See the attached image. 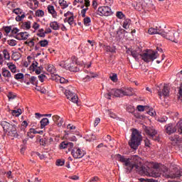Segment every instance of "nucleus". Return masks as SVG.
Here are the masks:
<instances>
[{"label": "nucleus", "instance_id": "1", "mask_svg": "<svg viewBox=\"0 0 182 182\" xmlns=\"http://www.w3.org/2000/svg\"><path fill=\"white\" fill-rule=\"evenodd\" d=\"M116 160L122 163L124 168H125L126 173H129L133 171V168L136 170H140L141 167V163L143 160L137 155H134L129 158L122 156L121 154L116 155Z\"/></svg>", "mask_w": 182, "mask_h": 182}, {"label": "nucleus", "instance_id": "2", "mask_svg": "<svg viewBox=\"0 0 182 182\" xmlns=\"http://www.w3.org/2000/svg\"><path fill=\"white\" fill-rule=\"evenodd\" d=\"M141 140L142 136L140 132H139L137 129H134L131 135V139L129 141V145L130 146L131 149L137 150L139 145L141 144Z\"/></svg>", "mask_w": 182, "mask_h": 182}, {"label": "nucleus", "instance_id": "3", "mask_svg": "<svg viewBox=\"0 0 182 182\" xmlns=\"http://www.w3.org/2000/svg\"><path fill=\"white\" fill-rule=\"evenodd\" d=\"M76 65H77V58L75 55L72 56L70 60L61 61L60 63V66L61 68L70 70V72H77V70H79V68L76 67Z\"/></svg>", "mask_w": 182, "mask_h": 182}, {"label": "nucleus", "instance_id": "4", "mask_svg": "<svg viewBox=\"0 0 182 182\" xmlns=\"http://www.w3.org/2000/svg\"><path fill=\"white\" fill-rule=\"evenodd\" d=\"M15 124H11L6 121H1V126L3 127L6 133H9V136L11 137H16L18 136V132L16 131V122L14 121Z\"/></svg>", "mask_w": 182, "mask_h": 182}, {"label": "nucleus", "instance_id": "5", "mask_svg": "<svg viewBox=\"0 0 182 182\" xmlns=\"http://www.w3.org/2000/svg\"><path fill=\"white\" fill-rule=\"evenodd\" d=\"M161 36H163V38H166V39L177 43V42H178L177 39H178V36H180V34L178 33V32L176 31V30L171 29L167 31H162Z\"/></svg>", "mask_w": 182, "mask_h": 182}, {"label": "nucleus", "instance_id": "6", "mask_svg": "<svg viewBox=\"0 0 182 182\" xmlns=\"http://www.w3.org/2000/svg\"><path fill=\"white\" fill-rule=\"evenodd\" d=\"M159 56V54L157 51L154 50H149L146 53H144L141 55V58H142L144 62H151V60H154L157 59V57Z\"/></svg>", "mask_w": 182, "mask_h": 182}, {"label": "nucleus", "instance_id": "7", "mask_svg": "<svg viewBox=\"0 0 182 182\" xmlns=\"http://www.w3.org/2000/svg\"><path fill=\"white\" fill-rule=\"evenodd\" d=\"M111 95L115 97H123V96H131L132 95L129 94L127 90L123 89H112L110 91Z\"/></svg>", "mask_w": 182, "mask_h": 182}, {"label": "nucleus", "instance_id": "8", "mask_svg": "<svg viewBox=\"0 0 182 182\" xmlns=\"http://www.w3.org/2000/svg\"><path fill=\"white\" fill-rule=\"evenodd\" d=\"M158 95L161 99L163 96L167 97L170 95V90L168 89V85L164 84L162 87H157Z\"/></svg>", "mask_w": 182, "mask_h": 182}, {"label": "nucleus", "instance_id": "9", "mask_svg": "<svg viewBox=\"0 0 182 182\" xmlns=\"http://www.w3.org/2000/svg\"><path fill=\"white\" fill-rule=\"evenodd\" d=\"M71 154L74 159H82L85 156V151L79 147H75L71 151Z\"/></svg>", "mask_w": 182, "mask_h": 182}, {"label": "nucleus", "instance_id": "10", "mask_svg": "<svg viewBox=\"0 0 182 182\" xmlns=\"http://www.w3.org/2000/svg\"><path fill=\"white\" fill-rule=\"evenodd\" d=\"M13 14L17 15V16L16 17V21L17 22H21V21H23L25 18V13L20 8L13 9Z\"/></svg>", "mask_w": 182, "mask_h": 182}, {"label": "nucleus", "instance_id": "11", "mask_svg": "<svg viewBox=\"0 0 182 182\" xmlns=\"http://www.w3.org/2000/svg\"><path fill=\"white\" fill-rule=\"evenodd\" d=\"M98 12H100V15L104 16H109V15H112V9L109 6L99 7Z\"/></svg>", "mask_w": 182, "mask_h": 182}, {"label": "nucleus", "instance_id": "12", "mask_svg": "<svg viewBox=\"0 0 182 182\" xmlns=\"http://www.w3.org/2000/svg\"><path fill=\"white\" fill-rule=\"evenodd\" d=\"M87 75L82 78V82H90L92 78L97 77V74L85 70Z\"/></svg>", "mask_w": 182, "mask_h": 182}, {"label": "nucleus", "instance_id": "13", "mask_svg": "<svg viewBox=\"0 0 182 182\" xmlns=\"http://www.w3.org/2000/svg\"><path fill=\"white\" fill-rule=\"evenodd\" d=\"M166 133L167 134H173V133H176L177 132V129H176V126L173 124H168L165 126Z\"/></svg>", "mask_w": 182, "mask_h": 182}, {"label": "nucleus", "instance_id": "14", "mask_svg": "<svg viewBox=\"0 0 182 182\" xmlns=\"http://www.w3.org/2000/svg\"><path fill=\"white\" fill-rule=\"evenodd\" d=\"M47 9L48 14L52 16V18L54 19H58V12H56V10H55V6L48 5Z\"/></svg>", "mask_w": 182, "mask_h": 182}, {"label": "nucleus", "instance_id": "15", "mask_svg": "<svg viewBox=\"0 0 182 182\" xmlns=\"http://www.w3.org/2000/svg\"><path fill=\"white\" fill-rule=\"evenodd\" d=\"M15 38L18 41H26L29 38V33L28 32H21L16 35Z\"/></svg>", "mask_w": 182, "mask_h": 182}, {"label": "nucleus", "instance_id": "16", "mask_svg": "<svg viewBox=\"0 0 182 182\" xmlns=\"http://www.w3.org/2000/svg\"><path fill=\"white\" fill-rule=\"evenodd\" d=\"M52 119L57 126H58V127H62V126H63L64 120L63 117H60L58 115H54L53 116Z\"/></svg>", "mask_w": 182, "mask_h": 182}, {"label": "nucleus", "instance_id": "17", "mask_svg": "<svg viewBox=\"0 0 182 182\" xmlns=\"http://www.w3.org/2000/svg\"><path fill=\"white\" fill-rule=\"evenodd\" d=\"M171 141H172V144L177 146H181L182 144V139L178 136V135H175L173 136L170 137Z\"/></svg>", "mask_w": 182, "mask_h": 182}, {"label": "nucleus", "instance_id": "18", "mask_svg": "<svg viewBox=\"0 0 182 182\" xmlns=\"http://www.w3.org/2000/svg\"><path fill=\"white\" fill-rule=\"evenodd\" d=\"M1 75H2V76H4V77H5L6 79L7 82H9V80H8V79H11V77H12V75L11 74V71L7 70L5 68H3L1 69Z\"/></svg>", "mask_w": 182, "mask_h": 182}, {"label": "nucleus", "instance_id": "19", "mask_svg": "<svg viewBox=\"0 0 182 182\" xmlns=\"http://www.w3.org/2000/svg\"><path fill=\"white\" fill-rule=\"evenodd\" d=\"M159 164H153V168H154V170L151 172V176L152 177H160L161 176V173L160 172H157L159 171Z\"/></svg>", "mask_w": 182, "mask_h": 182}, {"label": "nucleus", "instance_id": "20", "mask_svg": "<svg viewBox=\"0 0 182 182\" xmlns=\"http://www.w3.org/2000/svg\"><path fill=\"white\" fill-rule=\"evenodd\" d=\"M146 133H148L150 139H152L153 140H159V138L156 136V134H157V131L153 129H149L146 130Z\"/></svg>", "mask_w": 182, "mask_h": 182}, {"label": "nucleus", "instance_id": "21", "mask_svg": "<svg viewBox=\"0 0 182 182\" xmlns=\"http://www.w3.org/2000/svg\"><path fill=\"white\" fill-rule=\"evenodd\" d=\"M162 31L159 28H150L148 30V33L149 35H161Z\"/></svg>", "mask_w": 182, "mask_h": 182}, {"label": "nucleus", "instance_id": "22", "mask_svg": "<svg viewBox=\"0 0 182 182\" xmlns=\"http://www.w3.org/2000/svg\"><path fill=\"white\" fill-rule=\"evenodd\" d=\"M38 133L39 132L38 131H36L35 129L31 128L27 133V136L30 139H33V137H35V136L33 134H38Z\"/></svg>", "mask_w": 182, "mask_h": 182}, {"label": "nucleus", "instance_id": "23", "mask_svg": "<svg viewBox=\"0 0 182 182\" xmlns=\"http://www.w3.org/2000/svg\"><path fill=\"white\" fill-rule=\"evenodd\" d=\"M129 52L131 53L132 56L136 60H139V59H140V58H141V55L140 54V53L137 52L136 50H129Z\"/></svg>", "mask_w": 182, "mask_h": 182}, {"label": "nucleus", "instance_id": "24", "mask_svg": "<svg viewBox=\"0 0 182 182\" xmlns=\"http://www.w3.org/2000/svg\"><path fill=\"white\" fill-rule=\"evenodd\" d=\"M50 28H52L53 31H59L60 26L57 21H52L50 23Z\"/></svg>", "mask_w": 182, "mask_h": 182}, {"label": "nucleus", "instance_id": "25", "mask_svg": "<svg viewBox=\"0 0 182 182\" xmlns=\"http://www.w3.org/2000/svg\"><path fill=\"white\" fill-rule=\"evenodd\" d=\"M41 128L45 129L48 124H49V119L48 118H43L41 122Z\"/></svg>", "mask_w": 182, "mask_h": 182}, {"label": "nucleus", "instance_id": "26", "mask_svg": "<svg viewBox=\"0 0 182 182\" xmlns=\"http://www.w3.org/2000/svg\"><path fill=\"white\" fill-rule=\"evenodd\" d=\"M53 80H56L57 82H60V83H66L68 80L65 79L64 77H61L59 75H55L53 77Z\"/></svg>", "mask_w": 182, "mask_h": 182}, {"label": "nucleus", "instance_id": "27", "mask_svg": "<svg viewBox=\"0 0 182 182\" xmlns=\"http://www.w3.org/2000/svg\"><path fill=\"white\" fill-rule=\"evenodd\" d=\"M58 4L60 6H61L62 9H66V8L69 6V4H68V1L65 0H58Z\"/></svg>", "mask_w": 182, "mask_h": 182}, {"label": "nucleus", "instance_id": "28", "mask_svg": "<svg viewBox=\"0 0 182 182\" xmlns=\"http://www.w3.org/2000/svg\"><path fill=\"white\" fill-rule=\"evenodd\" d=\"M132 23V21L129 18H127L124 21L122 27L124 29H129L130 28V24Z\"/></svg>", "mask_w": 182, "mask_h": 182}, {"label": "nucleus", "instance_id": "29", "mask_svg": "<svg viewBox=\"0 0 182 182\" xmlns=\"http://www.w3.org/2000/svg\"><path fill=\"white\" fill-rule=\"evenodd\" d=\"M11 114L12 116H15V117H19L22 114V109H18L11 110Z\"/></svg>", "mask_w": 182, "mask_h": 182}, {"label": "nucleus", "instance_id": "30", "mask_svg": "<svg viewBox=\"0 0 182 182\" xmlns=\"http://www.w3.org/2000/svg\"><path fill=\"white\" fill-rule=\"evenodd\" d=\"M7 66L12 73H16V65L12 63H8Z\"/></svg>", "mask_w": 182, "mask_h": 182}, {"label": "nucleus", "instance_id": "31", "mask_svg": "<svg viewBox=\"0 0 182 182\" xmlns=\"http://www.w3.org/2000/svg\"><path fill=\"white\" fill-rule=\"evenodd\" d=\"M46 69H47L48 72H49L52 75H53L54 73H56V68H55V66H53V65L49 64L47 66Z\"/></svg>", "mask_w": 182, "mask_h": 182}, {"label": "nucleus", "instance_id": "32", "mask_svg": "<svg viewBox=\"0 0 182 182\" xmlns=\"http://www.w3.org/2000/svg\"><path fill=\"white\" fill-rule=\"evenodd\" d=\"M21 27L23 29H25V31H29V29H31V21L23 22Z\"/></svg>", "mask_w": 182, "mask_h": 182}, {"label": "nucleus", "instance_id": "33", "mask_svg": "<svg viewBox=\"0 0 182 182\" xmlns=\"http://www.w3.org/2000/svg\"><path fill=\"white\" fill-rule=\"evenodd\" d=\"M3 55L6 60H9L11 59V55H9V52H8V50L4 49L3 50Z\"/></svg>", "mask_w": 182, "mask_h": 182}, {"label": "nucleus", "instance_id": "34", "mask_svg": "<svg viewBox=\"0 0 182 182\" xmlns=\"http://www.w3.org/2000/svg\"><path fill=\"white\" fill-rule=\"evenodd\" d=\"M38 43L41 46V48H46V46L49 45V42L48 41V40L40 41Z\"/></svg>", "mask_w": 182, "mask_h": 182}, {"label": "nucleus", "instance_id": "35", "mask_svg": "<svg viewBox=\"0 0 182 182\" xmlns=\"http://www.w3.org/2000/svg\"><path fill=\"white\" fill-rule=\"evenodd\" d=\"M90 23H92V20L90 18V17L84 18L85 26H90Z\"/></svg>", "mask_w": 182, "mask_h": 182}, {"label": "nucleus", "instance_id": "36", "mask_svg": "<svg viewBox=\"0 0 182 182\" xmlns=\"http://www.w3.org/2000/svg\"><path fill=\"white\" fill-rule=\"evenodd\" d=\"M176 127L178 129V132L180 134H182V120H180L177 124H176Z\"/></svg>", "mask_w": 182, "mask_h": 182}, {"label": "nucleus", "instance_id": "37", "mask_svg": "<svg viewBox=\"0 0 182 182\" xmlns=\"http://www.w3.org/2000/svg\"><path fill=\"white\" fill-rule=\"evenodd\" d=\"M163 176H165V177H167L168 178H177L180 177V176H181V173L173 174V175L163 174Z\"/></svg>", "mask_w": 182, "mask_h": 182}, {"label": "nucleus", "instance_id": "38", "mask_svg": "<svg viewBox=\"0 0 182 182\" xmlns=\"http://www.w3.org/2000/svg\"><path fill=\"white\" fill-rule=\"evenodd\" d=\"M65 22H68V23H69V25H70V26L74 25L75 16H73L70 17L69 18H68L67 20H65Z\"/></svg>", "mask_w": 182, "mask_h": 182}, {"label": "nucleus", "instance_id": "39", "mask_svg": "<svg viewBox=\"0 0 182 182\" xmlns=\"http://www.w3.org/2000/svg\"><path fill=\"white\" fill-rule=\"evenodd\" d=\"M73 13L70 12V11H68L67 13L64 14V16H65V22H66L67 19H69L70 18H72V16H73Z\"/></svg>", "mask_w": 182, "mask_h": 182}, {"label": "nucleus", "instance_id": "40", "mask_svg": "<svg viewBox=\"0 0 182 182\" xmlns=\"http://www.w3.org/2000/svg\"><path fill=\"white\" fill-rule=\"evenodd\" d=\"M75 93L70 92V90H66L65 92V95L67 99H69V100L73 97V95Z\"/></svg>", "mask_w": 182, "mask_h": 182}, {"label": "nucleus", "instance_id": "41", "mask_svg": "<svg viewBox=\"0 0 182 182\" xmlns=\"http://www.w3.org/2000/svg\"><path fill=\"white\" fill-rule=\"evenodd\" d=\"M45 12L43 10H37L36 11V16H38L39 18H42L44 16Z\"/></svg>", "mask_w": 182, "mask_h": 182}, {"label": "nucleus", "instance_id": "42", "mask_svg": "<svg viewBox=\"0 0 182 182\" xmlns=\"http://www.w3.org/2000/svg\"><path fill=\"white\" fill-rule=\"evenodd\" d=\"M70 100H71V102H73V103H77V95H76L75 93L73 94V95L70 97Z\"/></svg>", "mask_w": 182, "mask_h": 182}, {"label": "nucleus", "instance_id": "43", "mask_svg": "<svg viewBox=\"0 0 182 182\" xmlns=\"http://www.w3.org/2000/svg\"><path fill=\"white\" fill-rule=\"evenodd\" d=\"M30 83H31V85H38V79L36 78V77H31L30 80Z\"/></svg>", "mask_w": 182, "mask_h": 182}, {"label": "nucleus", "instance_id": "44", "mask_svg": "<svg viewBox=\"0 0 182 182\" xmlns=\"http://www.w3.org/2000/svg\"><path fill=\"white\" fill-rule=\"evenodd\" d=\"M167 120H168L167 117H162L157 119V122H159V123H166Z\"/></svg>", "mask_w": 182, "mask_h": 182}, {"label": "nucleus", "instance_id": "45", "mask_svg": "<svg viewBox=\"0 0 182 182\" xmlns=\"http://www.w3.org/2000/svg\"><path fill=\"white\" fill-rule=\"evenodd\" d=\"M7 97H9V100H14V99L16 97V95L14 92H9Z\"/></svg>", "mask_w": 182, "mask_h": 182}, {"label": "nucleus", "instance_id": "46", "mask_svg": "<svg viewBox=\"0 0 182 182\" xmlns=\"http://www.w3.org/2000/svg\"><path fill=\"white\" fill-rule=\"evenodd\" d=\"M14 79L19 80V79H23V73H19L15 75Z\"/></svg>", "mask_w": 182, "mask_h": 182}, {"label": "nucleus", "instance_id": "47", "mask_svg": "<svg viewBox=\"0 0 182 182\" xmlns=\"http://www.w3.org/2000/svg\"><path fill=\"white\" fill-rule=\"evenodd\" d=\"M42 67H38L37 68H34L33 69V72H35V73H36V75H41V72H42Z\"/></svg>", "mask_w": 182, "mask_h": 182}, {"label": "nucleus", "instance_id": "48", "mask_svg": "<svg viewBox=\"0 0 182 182\" xmlns=\"http://www.w3.org/2000/svg\"><path fill=\"white\" fill-rule=\"evenodd\" d=\"M7 42L10 46H16V41L15 40H9Z\"/></svg>", "mask_w": 182, "mask_h": 182}, {"label": "nucleus", "instance_id": "49", "mask_svg": "<svg viewBox=\"0 0 182 182\" xmlns=\"http://www.w3.org/2000/svg\"><path fill=\"white\" fill-rule=\"evenodd\" d=\"M117 17L119 18V19H123V18H124V14H123V12L122 11H118L117 13Z\"/></svg>", "mask_w": 182, "mask_h": 182}, {"label": "nucleus", "instance_id": "50", "mask_svg": "<svg viewBox=\"0 0 182 182\" xmlns=\"http://www.w3.org/2000/svg\"><path fill=\"white\" fill-rule=\"evenodd\" d=\"M68 142L63 141L60 144V149H67L68 148Z\"/></svg>", "mask_w": 182, "mask_h": 182}, {"label": "nucleus", "instance_id": "51", "mask_svg": "<svg viewBox=\"0 0 182 182\" xmlns=\"http://www.w3.org/2000/svg\"><path fill=\"white\" fill-rule=\"evenodd\" d=\"M146 107H147V106L138 105L136 109L139 112H144V109H146Z\"/></svg>", "mask_w": 182, "mask_h": 182}, {"label": "nucleus", "instance_id": "52", "mask_svg": "<svg viewBox=\"0 0 182 182\" xmlns=\"http://www.w3.org/2000/svg\"><path fill=\"white\" fill-rule=\"evenodd\" d=\"M38 79L40 82H43L45 79H46V75H45V74H41L38 75Z\"/></svg>", "mask_w": 182, "mask_h": 182}, {"label": "nucleus", "instance_id": "53", "mask_svg": "<svg viewBox=\"0 0 182 182\" xmlns=\"http://www.w3.org/2000/svg\"><path fill=\"white\" fill-rule=\"evenodd\" d=\"M110 79L112 80V82H117V74H112V75H110Z\"/></svg>", "mask_w": 182, "mask_h": 182}, {"label": "nucleus", "instance_id": "54", "mask_svg": "<svg viewBox=\"0 0 182 182\" xmlns=\"http://www.w3.org/2000/svg\"><path fill=\"white\" fill-rule=\"evenodd\" d=\"M127 112H129V113H134L135 109H134V107L133 106L127 107Z\"/></svg>", "mask_w": 182, "mask_h": 182}, {"label": "nucleus", "instance_id": "55", "mask_svg": "<svg viewBox=\"0 0 182 182\" xmlns=\"http://www.w3.org/2000/svg\"><path fill=\"white\" fill-rule=\"evenodd\" d=\"M141 182H157V181L154 179H144V178H140Z\"/></svg>", "mask_w": 182, "mask_h": 182}, {"label": "nucleus", "instance_id": "56", "mask_svg": "<svg viewBox=\"0 0 182 182\" xmlns=\"http://www.w3.org/2000/svg\"><path fill=\"white\" fill-rule=\"evenodd\" d=\"M65 164V160L58 159L56 161V166H63Z\"/></svg>", "mask_w": 182, "mask_h": 182}, {"label": "nucleus", "instance_id": "57", "mask_svg": "<svg viewBox=\"0 0 182 182\" xmlns=\"http://www.w3.org/2000/svg\"><path fill=\"white\" fill-rule=\"evenodd\" d=\"M68 140H70V141H77V138H76L75 135H71L69 136Z\"/></svg>", "mask_w": 182, "mask_h": 182}, {"label": "nucleus", "instance_id": "58", "mask_svg": "<svg viewBox=\"0 0 182 182\" xmlns=\"http://www.w3.org/2000/svg\"><path fill=\"white\" fill-rule=\"evenodd\" d=\"M67 129L68 130H75V129H76V127L72 124H69L68 126H67Z\"/></svg>", "mask_w": 182, "mask_h": 182}, {"label": "nucleus", "instance_id": "59", "mask_svg": "<svg viewBox=\"0 0 182 182\" xmlns=\"http://www.w3.org/2000/svg\"><path fill=\"white\" fill-rule=\"evenodd\" d=\"M11 33H13V35H18V33H19V29H18L17 28H14L11 30Z\"/></svg>", "mask_w": 182, "mask_h": 182}, {"label": "nucleus", "instance_id": "60", "mask_svg": "<svg viewBox=\"0 0 182 182\" xmlns=\"http://www.w3.org/2000/svg\"><path fill=\"white\" fill-rule=\"evenodd\" d=\"M39 26H40V25L36 22H34L33 23V28L35 31H38V29H39Z\"/></svg>", "mask_w": 182, "mask_h": 182}, {"label": "nucleus", "instance_id": "61", "mask_svg": "<svg viewBox=\"0 0 182 182\" xmlns=\"http://www.w3.org/2000/svg\"><path fill=\"white\" fill-rule=\"evenodd\" d=\"M67 149H68L69 151H70V150H72V149H73V143L68 142V144L67 145Z\"/></svg>", "mask_w": 182, "mask_h": 182}, {"label": "nucleus", "instance_id": "62", "mask_svg": "<svg viewBox=\"0 0 182 182\" xmlns=\"http://www.w3.org/2000/svg\"><path fill=\"white\" fill-rule=\"evenodd\" d=\"M99 123H100V118H96L94 122V127H96Z\"/></svg>", "mask_w": 182, "mask_h": 182}, {"label": "nucleus", "instance_id": "63", "mask_svg": "<svg viewBox=\"0 0 182 182\" xmlns=\"http://www.w3.org/2000/svg\"><path fill=\"white\" fill-rule=\"evenodd\" d=\"M11 31H12V28H11V27L9 26H6L4 28V32H6L7 35L8 33H9V32H11Z\"/></svg>", "mask_w": 182, "mask_h": 182}, {"label": "nucleus", "instance_id": "64", "mask_svg": "<svg viewBox=\"0 0 182 182\" xmlns=\"http://www.w3.org/2000/svg\"><path fill=\"white\" fill-rule=\"evenodd\" d=\"M35 116H36V119H38V120H39V119H41V117H43V114H42L39 112L36 113Z\"/></svg>", "mask_w": 182, "mask_h": 182}]
</instances>
